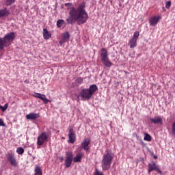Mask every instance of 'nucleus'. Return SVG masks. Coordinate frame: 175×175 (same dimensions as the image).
Instances as JSON below:
<instances>
[{
    "mask_svg": "<svg viewBox=\"0 0 175 175\" xmlns=\"http://www.w3.org/2000/svg\"><path fill=\"white\" fill-rule=\"evenodd\" d=\"M172 132L173 136H175V122L172 123Z\"/></svg>",
    "mask_w": 175,
    "mask_h": 175,
    "instance_id": "obj_30",
    "label": "nucleus"
},
{
    "mask_svg": "<svg viewBox=\"0 0 175 175\" xmlns=\"http://www.w3.org/2000/svg\"><path fill=\"white\" fill-rule=\"evenodd\" d=\"M129 45L130 46V49H135L137 46V40L131 38L129 42Z\"/></svg>",
    "mask_w": 175,
    "mask_h": 175,
    "instance_id": "obj_19",
    "label": "nucleus"
},
{
    "mask_svg": "<svg viewBox=\"0 0 175 175\" xmlns=\"http://www.w3.org/2000/svg\"><path fill=\"white\" fill-rule=\"evenodd\" d=\"M139 36H140V33H139V31H135L134 32V34L132 38L135 39V40H137V38H139Z\"/></svg>",
    "mask_w": 175,
    "mask_h": 175,
    "instance_id": "obj_28",
    "label": "nucleus"
},
{
    "mask_svg": "<svg viewBox=\"0 0 175 175\" xmlns=\"http://www.w3.org/2000/svg\"><path fill=\"white\" fill-rule=\"evenodd\" d=\"M70 38V36L69 35V32L66 31L63 34V37L62 40L59 41V44H61V46H62V44H64V43H66V42H68V40H69Z\"/></svg>",
    "mask_w": 175,
    "mask_h": 175,
    "instance_id": "obj_16",
    "label": "nucleus"
},
{
    "mask_svg": "<svg viewBox=\"0 0 175 175\" xmlns=\"http://www.w3.org/2000/svg\"><path fill=\"white\" fill-rule=\"evenodd\" d=\"M35 174L34 175H42V170L40 169V167L36 165L35 168Z\"/></svg>",
    "mask_w": 175,
    "mask_h": 175,
    "instance_id": "obj_23",
    "label": "nucleus"
},
{
    "mask_svg": "<svg viewBox=\"0 0 175 175\" xmlns=\"http://www.w3.org/2000/svg\"><path fill=\"white\" fill-rule=\"evenodd\" d=\"M91 144V140L88 138H85L83 139V141L81 142V148L85 150V151H89L90 150V144Z\"/></svg>",
    "mask_w": 175,
    "mask_h": 175,
    "instance_id": "obj_12",
    "label": "nucleus"
},
{
    "mask_svg": "<svg viewBox=\"0 0 175 175\" xmlns=\"http://www.w3.org/2000/svg\"><path fill=\"white\" fill-rule=\"evenodd\" d=\"M159 20H161V16H152L149 19V24L152 27H155V25L159 23Z\"/></svg>",
    "mask_w": 175,
    "mask_h": 175,
    "instance_id": "obj_11",
    "label": "nucleus"
},
{
    "mask_svg": "<svg viewBox=\"0 0 175 175\" xmlns=\"http://www.w3.org/2000/svg\"><path fill=\"white\" fill-rule=\"evenodd\" d=\"M27 120H36V118H39V114L36 113H31L26 116Z\"/></svg>",
    "mask_w": 175,
    "mask_h": 175,
    "instance_id": "obj_18",
    "label": "nucleus"
},
{
    "mask_svg": "<svg viewBox=\"0 0 175 175\" xmlns=\"http://www.w3.org/2000/svg\"><path fill=\"white\" fill-rule=\"evenodd\" d=\"M49 140V136L46 132L41 133L37 138V148H40V146H43L46 142Z\"/></svg>",
    "mask_w": 175,
    "mask_h": 175,
    "instance_id": "obj_5",
    "label": "nucleus"
},
{
    "mask_svg": "<svg viewBox=\"0 0 175 175\" xmlns=\"http://www.w3.org/2000/svg\"><path fill=\"white\" fill-rule=\"evenodd\" d=\"M0 109L2 111H6L8 110V103L5 104L4 106L0 105Z\"/></svg>",
    "mask_w": 175,
    "mask_h": 175,
    "instance_id": "obj_29",
    "label": "nucleus"
},
{
    "mask_svg": "<svg viewBox=\"0 0 175 175\" xmlns=\"http://www.w3.org/2000/svg\"><path fill=\"white\" fill-rule=\"evenodd\" d=\"M83 159V152H79L76 154L75 157H72L73 162L79 163L81 162V159Z\"/></svg>",
    "mask_w": 175,
    "mask_h": 175,
    "instance_id": "obj_17",
    "label": "nucleus"
},
{
    "mask_svg": "<svg viewBox=\"0 0 175 175\" xmlns=\"http://www.w3.org/2000/svg\"><path fill=\"white\" fill-rule=\"evenodd\" d=\"M61 159H64V158H63V157H62V158H61Z\"/></svg>",
    "mask_w": 175,
    "mask_h": 175,
    "instance_id": "obj_35",
    "label": "nucleus"
},
{
    "mask_svg": "<svg viewBox=\"0 0 175 175\" xmlns=\"http://www.w3.org/2000/svg\"><path fill=\"white\" fill-rule=\"evenodd\" d=\"M7 159L8 162H10L11 166H14V167H16V166H17V160L14 157V153L8 152L7 154Z\"/></svg>",
    "mask_w": 175,
    "mask_h": 175,
    "instance_id": "obj_7",
    "label": "nucleus"
},
{
    "mask_svg": "<svg viewBox=\"0 0 175 175\" xmlns=\"http://www.w3.org/2000/svg\"><path fill=\"white\" fill-rule=\"evenodd\" d=\"M100 57L101 62L103 64V65H105V66L107 68H111V66H113V63H111L109 59V53H107V50H106V49H101Z\"/></svg>",
    "mask_w": 175,
    "mask_h": 175,
    "instance_id": "obj_4",
    "label": "nucleus"
},
{
    "mask_svg": "<svg viewBox=\"0 0 175 175\" xmlns=\"http://www.w3.org/2000/svg\"><path fill=\"white\" fill-rule=\"evenodd\" d=\"M0 126H5V123H3V120L0 118Z\"/></svg>",
    "mask_w": 175,
    "mask_h": 175,
    "instance_id": "obj_33",
    "label": "nucleus"
},
{
    "mask_svg": "<svg viewBox=\"0 0 175 175\" xmlns=\"http://www.w3.org/2000/svg\"><path fill=\"white\" fill-rule=\"evenodd\" d=\"M95 175H103V173L99 172V170L96 169V172L94 173Z\"/></svg>",
    "mask_w": 175,
    "mask_h": 175,
    "instance_id": "obj_32",
    "label": "nucleus"
},
{
    "mask_svg": "<svg viewBox=\"0 0 175 175\" xmlns=\"http://www.w3.org/2000/svg\"><path fill=\"white\" fill-rule=\"evenodd\" d=\"M14 2H16V0H6L5 5L7 6H10V5H12Z\"/></svg>",
    "mask_w": 175,
    "mask_h": 175,
    "instance_id": "obj_27",
    "label": "nucleus"
},
{
    "mask_svg": "<svg viewBox=\"0 0 175 175\" xmlns=\"http://www.w3.org/2000/svg\"><path fill=\"white\" fill-rule=\"evenodd\" d=\"M61 159H64V158H63V157H62V158H61Z\"/></svg>",
    "mask_w": 175,
    "mask_h": 175,
    "instance_id": "obj_36",
    "label": "nucleus"
},
{
    "mask_svg": "<svg viewBox=\"0 0 175 175\" xmlns=\"http://www.w3.org/2000/svg\"><path fill=\"white\" fill-rule=\"evenodd\" d=\"M16 152L18 155L24 154V148L23 147H19L16 148Z\"/></svg>",
    "mask_w": 175,
    "mask_h": 175,
    "instance_id": "obj_25",
    "label": "nucleus"
},
{
    "mask_svg": "<svg viewBox=\"0 0 175 175\" xmlns=\"http://www.w3.org/2000/svg\"><path fill=\"white\" fill-rule=\"evenodd\" d=\"M64 5L69 11V17L66 19L68 24H73L77 21L78 25H81L87 23L88 13L85 11V2H82L77 8L72 3H66Z\"/></svg>",
    "mask_w": 175,
    "mask_h": 175,
    "instance_id": "obj_1",
    "label": "nucleus"
},
{
    "mask_svg": "<svg viewBox=\"0 0 175 175\" xmlns=\"http://www.w3.org/2000/svg\"><path fill=\"white\" fill-rule=\"evenodd\" d=\"M171 5H172V2H170V1H167L166 2V5H165L166 9H170Z\"/></svg>",
    "mask_w": 175,
    "mask_h": 175,
    "instance_id": "obj_31",
    "label": "nucleus"
},
{
    "mask_svg": "<svg viewBox=\"0 0 175 175\" xmlns=\"http://www.w3.org/2000/svg\"><path fill=\"white\" fill-rule=\"evenodd\" d=\"M152 170H156V172H158L160 174H162V171L159 169V167L157 165V163L155 162L152 161L148 165V173H151Z\"/></svg>",
    "mask_w": 175,
    "mask_h": 175,
    "instance_id": "obj_8",
    "label": "nucleus"
},
{
    "mask_svg": "<svg viewBox=\"0 0 175 175\" xmlns=\"http://www.w3.org/2000/svg\"><path fill=\"white\" fill-rule=\"evenodd\" d=\"M113 159H114V154H113L111 151L107 150L103 154L101 161V167L103 170H109V169H110Z\"/></svg>",
    "mask_w": 175,
    "mask_h": 175,
    "instance_id": "obj_3",
    "label": "nucleus"
},
{
    "mask_svg": "<svg viewBox=\"0 0 175 175\" xmlns=\"http://www.w3.org/2000/svg\"><path fill=\"white\" fill-rule=\"evenodd\" d=\"M10 16V10L7 8L0 9V18H3V17H9Z\"/></svg>",
    "mask_w": 175,
    "mask_h": 175,
    "instance_id": "obj_15",
    "label": "nucleus"
},
{
    "mask_svg": "<svg viewBox=\"0 0 175 175\" xmlns=\"http://www.w3.org/2000/svg\"><path fill=\"white\" fill-rule=\"evenodd\" d=\"M150 122L152 124H154L155 125H162V124H163L162 118H161V116H154V118H151Z\"/></svg>",
    "mask_w": 175,
    "mask_h": 175,
    "instance_id": "obj_14",
    "label": "nucleus"
},
{
    "mask_svg": "<svg viewBox=\"0 0 175 175\" xmlns=\"http://www.w3.org/2000/svg\"><path fill=\"white\" fill-rule=\"evenodd\" d=\"M153 158H154V159H157V158H158L157 156H154Z\"/></svg>",
    "mask_w": 175,
    "mask_h": 175,
    "instance_id": "obj_34",
    "label": "nucleus"
},
{
    "mask_svg": "<svg viewBox=\"0 0 175 175\" xmlns=\"http://www.w3.org/2000/svg\"><path fill=\"white\" fill-rule=\"evenodd\" d=\"M144 135L145 136L144 137V140H145L146 142H151V140H152V138L151 137V135H150V134L145 133Z\"/></svg>",
    "mask_w": 175,
    "mask_h": 175,
    "instance_id": "obj_22",
    "label": "nucleus"
},
{
    "mask_svg": "<svg viewBox=\"0 0 175 175\" xmlns=\"http://www.w3.org/2000/svg\"><path fill=\"white\" fill-rule=\"evenodd\" d=\"M68 139V143H71L72 144L76 142V134L75 133L72 126L69 127Z\"/></svg>",
    "mask_w": 175,
    "mask_h": 175,
    "instance_id": "obj_9",
    "label": "nucleus"
},
{
    "mask_svg": "<svg viewBox=\"0 0 175 175\" xmlns=\"http://www.w3.org/2000/svg\"><path fill=\"white\" fill-rule=\"evenodd\" d=\"M64 20L63 19H59L57 21V27H58V28H61V27H62V25H64Z\"/></svg>",
    "mask_w": 175,
    "mask_h": 175,
    "instance_id": "obj_26",
    "label": "nucleus"
},
{
    "mask_svg": "<svg viewBox=\"0 0 175 175\" xmlns=\"http://www.w3.org/2000/svg\"><path fill=\"white\" fill-rule=\"evenodd\" d=\"M66 167H70L72 162H73V153L67 152L66 153V159L64 160Z\"/></svg>",
    "mask_w": 175,
    "mask_h": 175,
    "instance_id": "obj_6",
    "label": "nucleus"
},
{
    "mask_svg": "<svg viewBox=\"0 0 175 175\" xmlns=\"http://www.w3.org/2000/svg\"><path fill=\"white\" fill-rule=\"evenodd\" d=\"M33 96H34V98H38V99H40L46 105H47V103H49V102H50V100H49V99H47V98H46V95L42 94L40 93H35L33 95Z\"/></svg>",
    "mask_w": 175,
    "mask_h": 175,
    "instance_id": "obj_13",
    "label": "nucleus"
},
{
    "mask_svg": "<svg viewBox=\"0 0 175 175\" xmlns=\"http://www.w3.org/2000/svg\"><path fill=\"white\" fill-rule=\"evenodd\" d=\"M96 91H98V86L93 84L90 86V88L82 89L79 92V96L82 98V100H88L92 98Z\"/></svg>",
    "mask_w": 175,
    "mask_h": 175,
    "instance_id": "obj_2",
    "label": "nucleus"
},
{
    "mask_svg": "<svg viewBox=\"0 0 175 175\" xmlns=\"http://www.w3.org/2000/svg\"><path fill=\"white\" fill-rule=\"evenodd\" d=\"M43 37L44 39H50L51 38V33L49 32V30L47 29H43Z\"/></svg>",
    "mask_w": 175,
    "mask_h": 175,
    "instance_id": "obj_20",
    "label": "nucleus"
},
{
    "mask_svg": "<svg viewBox=\"0 0 175 175\" xmlns=\"http://www.w3.org/2000/svg\"><path fill=\"white\" fill-rule=\"evenodd\" d=\"M15 38L16 34H14V32H10L3 37L4 40L7 42V44L10 43V42H13Z\"/></svg>",
    "mask_w": 175,
    "mask_h": 175,
    "instance_id": "obj_10",
    "label": "nucleus"
},
{
    "mask_svg": "<svg viewBox=\"0 0 175 175\" xmlns=\"http://www.w3.org/2000/svg\"><path fill=\"white\" fill-rule=\"evenodd\" d=\"M7 42L5 41V38H0V50H3L6 47Z\"/></svg>",
    "mask_w": 175,
    "mask_h": 175,
    "instance_id": "obj_21",
    "label": "nucleus"
},
{
    "mask_svg": "<svg viewBox=\"0 0 175 175\" xmlns=\"http://www.w3.org/2000/svg\"><path fill=\"white\" fill-rule=\"evenodd\" d=\"M75 84H77V85H80V84H83V78L78 77L75 79Z\"/></svg>",
    "mask_w": 175,
    "mask_h": 175,
    "instance_id": "obj_24",
    "label": "nucleus"
}]
</instances>
